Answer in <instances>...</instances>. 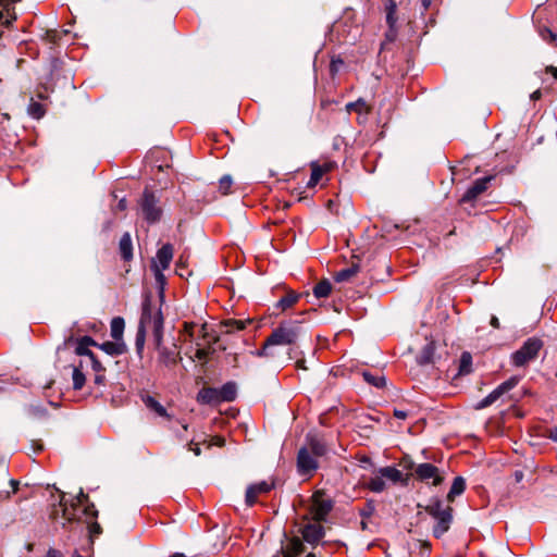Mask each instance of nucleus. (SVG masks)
<instances>
[{
  "label": "nucleus",
  "mask_w": 557,
  "mask_h": 557,
  "mask_svg": "<svg viewBox=\"0 0 557 557\" xmlns=\"http://www.w3.org/2000/svg\"><path fill=\"white\" fill-rule=\"evenodd\" d=\"M312 292L313 296L318 299L326 298L332 292V284L329 280L324 278L314 285Z\"/></svg>",
  "instance_id": "obj_29"
},
{
  "label": "nucleus",
  "mask_w": 557,
  "mask_h": 557,
  "mask_svg": "<svg viewBox=\"0 0 557 557\" xmlns=\"http://www.w3.org/2000/svg\"><path fill=\"white\" fill-rule=\"evenodd\" d=\"M414 474L421 481L426 482L432 479V485L434 486L442 484L444 481V478L441 475L438 468L428 462L418 465L414 468Z\"/></svg>",
  "instance_id": "obj_10"
},
{
  "label": "nucleus",
  "mask_w": 557,
  "mask_h": 557,
  "mask_svg": "<svg viewBox=\"0 0 557 557\" xmlns=\"http://www.w3.org/2000/svg\"><path fill=\"white\" fill-rule=\"evenodd\" d=\"M98 347L107 352L110 356H120L125 352L126 347L123 342L114 341V342H104L101 345H98Z\"/></svg>",
  "instance_id": "obj_20"
},
{
  "label": "nucleus",
  "mask_w": 557,
  "mask_h": 557,
  "mask_svg": "<svg viewBox=\"0 0 557 557\" xmlns=\"http://www.w3.org/2000/svg\"><path fill=\"white\" fill-rule=\"evenodd\" d=\"M319 522L314 520L313 523L309 522L302 528L301 534L306 542L313 544L323 537L324 529Z\"/></svg>",
  "instance_id": "obj_14"
},
{
  "label": "nucleus",
  "mask_w": 557,
  "mask_h": 557,
  "mask_svg": "<svg viewBox=\"0 0 557 557\" xmlns=\"http://www.w3.org/2000/svg\"><path fill=\"white\" fill-rule=\"evenodd\" d=\"M201 336L205 338L207 336L206 325L203 324L200 329Z\"/></svg>",
  "instance_id": "obj_59"
},
{
  "label": "nucleus",
  "mask_w": 557,
  "mask_h": 557,
  "mask_svg": "<svg viewBox=\"0 0 557 557\" xmlns=\"http://www.w3.org/2000/svg\"><path fill=\"white\" fill-rule=\"evenodd\" d=\"M159 351V360L160 362L164 363L165 366H174L178 361V354L175 352L173 349H169L162 344L160 345V348H157Z\"/></svg>",
  "instance_id": "obj_23"
},
{
  "label": "nucleus",
  "mask_w": 557,
  "mask_h": 557,
  "mask_svg": "<svg viewBox=\"0 0 557 557\" xmlns=\"http://www.w3.org/2000/svg\"><path fill=\"white\" fill-rule=\"evenodd\" d=\"M296 368L301 370H307L306 361L304 359H299L296 361Z\"/></svg>",
  "instance_id": "obj_54"
},
{
  "label": "nucleus",
  "mask_w": 557,
  "mask_h": 557,
  "mask_svg": "<svg viewBox=\"0 0 557 557\" xmlns=\"http://www.w3.org/2000/svg\"><path fill=\"white\" fill-rule=\"evenodd\" d=\"M152 270L154 272V277H156L157 283L160 284L162 287L165 283V276L163 274L164 270H161V268H159V265H152Z\"/></svg>",
  "instance_id": "obj_44"
},
{
  "label": "nucleus",
  "mask_w": 557,
  "mask_h": 557,
  "mask_svg": "<svg viewBox=\"0 0 557 557\" xmlns=\"http://www.w3.org/2000/svg\"><path fill=\"white\" fill-rule=\"evenodd\" d=\"M144 403L147 408L154 411L158 416L171 419V416L168 413L166 409L152 396H146L144 398Z\"/></svg>",
  "instance_id": "obj_28"
},
{
  "label": "nucleus",
  "mask_w": 557,
  "mask_h": 557,
  "mask_svg": "<svg viewBox=\"0 0 557 557\" xmlns=\"http://www.w3.org/2000/svg\"><path fill=\"white\" fill-rule=\"evenodd\" d=\"M194 326H195V324H194V323L185 322V323H184V333H185L186 335H188L189 337H193V330H194Z\"/></svg>",
  "instance_id": "obj_47"
},
{
  "label": "nucleus",
  "mask_w": 557,
  "mask_h": 557,
  "mask_svg": "<svg viewBox=\"0 0 557 557\" xmlns=\"http://www.w3.org/2000/svg\"><path fill=\"white\" fill-rule=\"evenodd\" d=\"M273 487V480L261 481L259 483L249 485L246 491L247 505L252 506L257 502L259 495L269 493Z\"/></svg>",
  "instance_id": "obj_12"
},
{
  "label": "nucleus",
  "mask_w": 557,
  "mask_h": 557,
  "mask_svg": "<svg viewBox=\"0 0 557 557\" xmlns=\"http://www.w3.org/2000/svg\"><path fill=\"white\" fill-rule=\"evenodd\" d=\"M435 352V344L433 342L428 343L418 355L417 360L419 364H428L433 362V356Z\"/></svg>",
  "instance_id": "obj_30"
},
{
  "label": "nucleus",
  "mask_w": 557,
  "mask_h": 557,
  "mask_svg": "<svg viewBox=\"0 0 557 557\" xmlns=\"http://www.w3.org/2000/svg\"><path fill=\"white\" fill-rule=\"evenodd\" d=\"M364 486L374 493H381L385 490L386 483L381 474L370 478L364 482Z\"/></svg>",
  "instance_id": "obj_32"
},
{
  "label": "nucleus",
  "mask_w": 557,
  "mask_h": 557,
  "mask_svg": "<svg viewBox=\"0 0 557 557\" xmlns=\"http://www.w3.org/2000/svg\"><path fill=\"white\" fill-rule=\"evenodd\" d=\"M197 400L201 404H219L218 388L203 387L197 395Z\"/></svg>",
  "instance_id": "obj_19"
},
{
  "label": "nucleus",
  "mask_w": 557,
  "mask_h": 557,
  "mask_svg": "<svg viewBox=\"0 0 557 557\" xmlns=\"http://www.w3.org/2000/svg\"><path fill=\"white\" fill-rule=\"evenodd\" d=\"M491 325L495 329H498L499 327V321L497 319V317L493 315L492 319H491Z\"/></svg>",
  "instance_id": "obj_57"
},
{
  "label": "nucleus",
  "mask_w": 557,
  "mask_h": 557,
  "mask_svg": "<svg viewBox=\"0 0 557 557\" xmlns=\"http://www.w3.org/2000/svg\"><path fill=\"white\" fill-rule=\"evenodd\" d=\"M211 354V349L210 348H197L196 352H195V358L200 360V361H207L209 355Z\"/></svg>",
  "instance_id": "obj_43"
},
{
  "label": "nucleus",
  "mask_w": 557,
  "mask_h": 557,
  "mask_svg": "<svg viewBox=\"0 0 557 557\" xmlns=\"http://www.w3.org/2000/svg\"><path fill=\"white\" fill-rule=\"evenodd\" d=\"M379 473L383 476V479H388L393 482H398L403 478V473L394 467L381 468Z\"/></svg>",
  "instance_id": "obj_35"
},
{
  "label": "nucleus",
  "mask_w": 557,
  "mask_h": 557,
  "mask_svg": "<svg viewBox=\"0 0 557 557\" xmlns=\"http://www.w3.org/2000/svg\"><path fill=\"white\" fill-rule=\"evenodd\" d=\"M394 417L399 420H405L408 417V412L406 410L395 409Z\"/></svg>",
  "instance_id": "obj_46"
},
{
  "label": "nucleus",
  "mask_w": 557,
  "mask_h": 557,
  "mask_svg": "<svg viewBox=\"0 0 557 557\" xmlns=\"http://www.w3.org/2000/svg\"><path fill=\"white\" fill-rule=\"evenodd\" d=\"M91 346H98V344L90 336H83L76 342L75 352L88 359L89 355H94L89 349Z\"/></svg>",
  "instance_id": "obj_17"
},
{
  "label": "nucleus",
  "mask_w": 557,
  "mask_h": 557,
  "mask_svg": "<svg viewBox=\"0 0 557 557\" xmlns=\"http://www.w3.org/2000/svg\"><path fill=\"white\" fill-rule=\"evenodd\" d=\"M425 511L436 520V524L433 527V535L436 539L442 537L450 528L453 508L450 506H444L441 499L433 498L425 507Z\"/></svg>",
  "instance_id": "obj_4"
},
{
  "label": "nucleus",
  "mask_w": 557,
  "mask_h": 557,
  "mask_svg": "<svg viewBox=\"0 0 557 557\" xmlns=\"http://www.w3.org/2000/svg\"><path fill=\"white\" fill-rule=\"evenodd\" d=\"M116 209L121 210V211L125 210L126 209V200L125 199H121L119 201L117 206H116Z\"/></svg>",
  "instance_id": "obj_55"
},
{
  "label": "nucleus",
  "mask_w": 557,
  "mask_h": 557,
  "mask_svg": "<svg viewBox=\"0 0 557 557\" xmlns=\"http://www.w3.org/2000/svg\"><path fill=\"white\" fill-rule=\"evenodd\" d=\"M64 493H61L59 505L62 507V517L67 522L84 521L88 524L90 537H95L101 533V527L94 521L98 517V511L94 504H88V496L83 491L70 503L64 499Z\"/></svg>",
  "instance_id": "obj_1"
},
{
  "label": "nucleus",
  "mask_w": 557,
  "mask_h": 557,
  "mask_svg": "<svg viewBox=\"0 0 557 557\" xmlns=\"http://www.w3.org/2000/svg\"><path fill=\"white\" fill-rule=\"evenodd\" d=\"M302 449H309L311 454L317 456L318 458L326 456L329 453V447L325 441L314 434H308L306 437V445L301 447Z\"/></svg>",
  "instance_id": "obj_13"
},
{
  "label": "nucleus",
  "mask_w": 557,
  "mask_h": 557,
  "mask_svg": "<svg viewBox=\"0 0 557 557\" xmlns=\"http://www.w3.org/2000/svg\"><path fill=\"white\" fill-rule=\"evenodd\" d=\"M211 445L223 446L224 440L222 437L215 436L212 438L211 443L208 446L210 447Z\"/></svg>",
  "instance_id": "obj_51"
},
{
  "label": "nucleus",
  "mask_w": 557,
  "mask_h": 557,
  "mask_svg": "<svg viewBox=\"0 0 557 557\" xmlns=\"http://www.w3.org/2000/svg\"><path fill=\"white\" fill-rule=\"evenodd\" d=\"M397 35H398L397 26H388V29L385 33L384 40L381 44V51L388 49V46L396 40Z\"/></svg>",
  "instance_id": "obj_36"
},
{
  "label": "nucleus",
  "mask_w": 557,
  "mask_h": 557,
  "mask_svg": "<svg viewBox=\"0 0 557 557\" xmlns=\"http://www.w3.org/2000/svg\"><path fill=\"white\" fill-rule=\"evenodd\" d=\"M47 557H63V555L61 552L50 548L47 553Z\"/></svg>",
  "instance_id": "obj_52"
},
{
  "label": "nucleus",
  "mask_w": 557,
  "mask_h": 557,
  "mask_svg": "<svg viewBox=\"0 0 557 557\" xmlns=\"http://www.w3.org/2000/svg\"><path fill=\"white\" fill-rule=\"evenodd\" d=\"M541 36L544 40L548 41V42H556L557 41V35L552 32L550 29L548 28H544L542 32H541Z\"/></svg>",
  "instance_id": "obj_45"
},
{
  "label": "nucleus",
  "mask_w": 557,
  "mask_h": 557,
  "mask_svg": "<svg viewBox=\"0 0 557 557\" xmlns=\"http://www.w3.org/2000/svg\"><path fill=\"white\" fill-rule=\"evenodd\" d=\"M541 96H542L541 90H539V89H537V90H535L534 92H532V95H531V99H532V100H537V99H540V98H541Z\"/></svg>",
  "instance_id": "obj_58"
},
{
  "label": "nucleus",
  "mask_w": 557,
  "mask_h": 557,
  "mask_svg": "<svg viewBox=\"0 0 557 557\" xmlns=\"http://www.w3.org/2000/svg\"><path fill=\"white\" fill-rule=\"evenodd\" d=\"M545 72L550 74L557 81V67L553 65L546 66Z\"/></svg>",
  "instance_id": "obj_49"
},
{
  "label": "nucleus",
  "mask_w": 557,
  "mask_h": 557,
  "mask_svg": "<svg viewBox=\"0 0 557 557\" xmlns=\"http://www.w3.org/2000/svg\"><path fill=\"white\" fill-rule=\"evenodd\" d=\"M363 380L369 383L370 385H373L377 388H381L385 386V377L381 373L373 374L370 371H363L362 372Z\"/></svg>",
  "instance_id": "obj_33"
},
{
  "label": "nucleus",
  "mask_w": 557,
  "mask_h": 557,
  "mask_svg": "<svg viewBox=\"0 0 557 557\" xmlns=\"http://www.w3.org/2000/svg\"><path fill=\"white\" fill-rule=\"evenodd\" d=\"M125 322L121 317L113 318L110 325V334L114 341H122Z\"/></svg>",
  "instance_id": "obj_26"
},
{
  "label": "nucleus",
  "mask_w": 557,
  "mask_h": 557,
  "mask_svg": "<svg viewBox=\"0 0 557 557\" xmlns=\"http://www.w3.org/2000/svg\"><path fill=\"white\" fill-rule=\"evenodd\" d=\"M219 400L233 401L237 395V387L234 382L225 383L221 388H218Z\"/></svg>",
  "instance_id": "obj_21"
},
{
  "label": "nucleus",
  "mask_w": 557,
  "mask_h": 557,
  "mask_svg": "<svg viewBox=\"0 0 557 557\" xmlns=\"http://www.w3.org/2000/svg\"><path fill=\"white\" fill-rule=\"evenodd\" d=\"M222 327L224 329L225 333H233L235 331H240L245 329V322L240 320H226L222 323Z\"/></svg>",
  "instance_id": "obj_37"
},
{
  "label": "nucleus",
  "mask_w": 557,
  "mask_h": 557,
  "mask_svg": "<svg viewBox=\"0 0 557 557\" xmlns=\"http://www.w3.org/2000/svg\"><path fill=\"white\" fill-rule=\"evenodd\" d=\"M543 346L544 343L542 339L537 337L528 338L523 345L511 355V363L518 368L525 367L539 357Z\"/></svg>",
  "instance_id": "obj_5"
},
{
  "label": "nucleus",
  "mask_w": 557,
  "mask_h": 557,
  "mask_svg": "<svg viewBox=\"0 0 557 557\" xmlns=\"http://www.w3.org/2000/svg\"><path fill=\"white\" fill-rule=\"evenodd\" d=\"M301 327L296 321H284L272 331L262 347L256 352L258 357L275 358L280 345H294L300 336Z\"/></svg>",
  "instance_id": "obj_3"
},
{
  "label": "nucleus",
  "mask_w": 557,
  "mask_h": 557,
  "mask_svg": "<svg viewBox=\"0 0 557 557\" xmlns=\"http://www.w3.org/2000/svg\"><path fill=\"white\" fill-rule=\"evenodd\" d=\"M28 113L35 119H40L45 113V109L39 102L32 101L28 106Z\"/></svg>",
  "instance_id": "obj_40"
},
{
  "label": "nucleus",
  "mask_w": 557,
  "mask_h": 557,
  "mask_svg": "<svg viewBox=\"0 0 557 557\" xmlns=\"http://www.w3.org/2000/svg\"><path fill=\"white\" fill-rule=\"evenodd\" d=\"M1 119H2L3 121H9V120H10V115H9V113H2V114H1Z\"/></svg>",
  "instance_id": "obj_60"
},
{
  "label": "nucleus",
  "mask_w": 557,
  "mask_h": 557,
  "mask_svg": "<svg viewBox=\"0 0 557 557\" xmlns=\"http://www.w3.org/2000/svg\"><path fill=\"white\" fill-rule=\"evenodd\" d=\"M319 467L318 457L309 449L300 448L297 455V468L301 475L311 476Z\"/></svg>",
  "instance_id": "obj_9"
},
{
  "label": "nucleus",
  "mask_w": 557,
  "mask_h": 557,
  "mask_svg": "<svg viewBox=\"0 0 557 557\" xmlns=\"http://www.w3.org/2000/svg\"><path fill=\"white\" fill-rule=\"evenodd\" d=\"M332 509V502L321 491L313 493L311 497L310 512L315 521H322Z\"/></svg>",
  "instance_id": "obj_7"
},
{
  "label": "nucleus",
  "mask_w": 557,
  "mask_h": 557,
  "mask_svg": "<svg viewBox=\"0 0 557 557\" xmlns=\"http://www.w3.org/2000/svg\"><path fill=\"white\" fill-rule=\"evenodd\" d=\"M492 177H483L476 180L472 186H470L460 199V202H469L474 200L479 195L486 190L487 184Z\"/></svg>",
  "instance_id": "obj_15"
},
{
  "label": "nucleus",
  "mask_w": 557,
  "mask_h": 557,
  "mask_svg": "<svg viewBox=\"0 0 557 557\" xmlns=\"http://www.w3.org/2000/svg\"><path fill=\"white\" fill-rule=\"evenodd\" d=\"M384 10L386 14V24L387 26H397V4L395 0H385Z\"/></svg>",
  "instance_id": "obj_25"
},
{
  "label": "nucleus",
  "mask_w": 557,
  "mask_h": 557,
  "mask_svg": "<svg viewBox=\"0 0 557 557\" xmlns=\"http://www.w3.org/2000/svg\"><path fill=\"white\" fill-rule=\"evenodd\" d=\"M104 372H100V373H96L95 375V383L98 384V385H101L103 384L104 382Z\"/></svg>",
  "instance_id": "obj_50"
},
{
  "label": "nucleus",
  "mask_w": 557,
  "mask_h": 557,
  "mask_svg": "<svg viewBox=\"0 0 557 557\" xmlns=\"http://www.w3.org/2000/svg\"><path fill=\"white\" fill-rule=\"evenodd\" d=\"M359 272V265L352 264L346 269L338 271L335 275L336 282H346Z\"/></svg>",
  "instance_id": "obj_34"
},
{
  "label": "nucleus",
  "mask_w": 557,
  "mask_h": 557,
  "mask_svg": "<svg viewBox=\"0 0 557 557\" xmlns=\"http://www.w3.org/2000/svg\"><path fill=\"white\" fill-rule=\"evenodd\" d=\"M73 557H84V556H82V555H79L77 552H75V553L73 554Z\"/></svg>",
  "instance_id": "obj_64"
},
{
  "label": "nucleus",
  "mask_w": 557,
  "mask_h": 557,
  "mask_svg": "<svg viewBox=\"0 0 557 557\" xmlns=\"http://www.w3.org/2000/svg\"><path fill=\"white\" fill-rule=\"evenodd\" d=\"M519 379L517 376H511L507 381L503 382L498 385L493 392H491L486 397H484L475 409H484L491 405H493L496 400H498L504 394L511 391L517 386Z\"/></svg>",
  "instance_id": "obj_8"
},
{
  "label": "nucleus",
  "mask_w": 557,
  "mask_h": 557,
  "mask_svg": "<svg viewBox=\"0 0 557 557\" xmlns=\"http://www.w3.org/2000/svg\"><path fill=\"white\" fill-rule=\"evenodd\" d=\"M311 176L308 182V187H314L325 173L333 171L336 168V162L332 160H325L322 163L313 161L310 163Z\"/></svg>",
  "instance_id": "obj_11"
},
{
  "label": "nucleus",
  "mask_w": 557,
  "mask_h": 557,
  "mask_svg": "<svg viewBox=\"0 0 557 557\" xmlns=\"http://www.w3.org/2000/svg\"><path fill=\"white\" fill-rule=\"evenodd\" d=\"M10 485L12 487V493H15L18 488V481L12 479L10 480Z\"/></svg>",
  "instance_id": "obj_56"
},
{
  "label": "nucleus",
  "mask_w": 557,
  "mask_h": 557,
  "mask_svg": "<svg viewBox=\"0 0 557 557\" xmlns=\"http://www.w3.org/2000/svg\"><path fill=\"white\" fill-rule=\"evenodd\" d=\"M188 450H191L196 456H199L201 454L199 445L195 444L194 442H190L188 444Z\"/></svg>",
  "instance_id": "obj_48"
},
{
  "label": "nucleus",
  "mask_w": 557,
  "mask_h": 557,
  "mask_svg": "<svg viewBox=\"0 0 557 557\" xmlns=\"http://www.w3.org/2000/svg\"><path fill=\"white\" fill-rule=\"evenodd\" d=\"M423 546H424V547H426L428 549H430V548H431V544H430L429 542H424V543H423Z\"/></svg>",
  "instance_id": "obj_63"
},
{
  "label": "nucleus",
  "mask_w": 557,
  "mask_h": 557,
  "mask_svg": "<svg viewBox=\"0 0 557 557\" xmlns=\"http://www.w3.org/2000/svg\"><path fill=\"white\" fill-rule=\"evenodd\" d=\"M170 557H186V556L184 554H182V553H174Z\"/></svg>",
  "instance_id": "obj_61"
},
{
  "label": "nucleus",
  "mask_w": 557,
  "mask_h": 557,
  "mask_svg": "<svg viewBox=\"0 0 557 557\" xmlns=\"http://www.w3.org/2000/svg\"><path fill=\"white\" fill-rule=\"evenodd\" d=\"M86 362H89L91 364V368L95 371V373H100V372H104L106 371L104 367L96 358L95 354L94 355H89V358L87 359Z\"/></svg>",
  "instance_id": "obj_41"
},
{
  "label": "nucleus",
  "mask_w": 557,
  "mask_h": 557,
  "mask_svg": "<svg viewBox=\"0 0 557 557\" xmlns=\"http://www.w3.org/2000/svg\"><path fill=\"white\" fill-rule=\"evenodd\" d=\"M147 330L152 331L156 348H160L163 339V317L160 308L152 307L149 299H146L143 304L141 317L136 334L135 345L139 355L144 350Z\"/></svg>",
  "instance_id": "obj_2"
},
{
  "label": "nucleus",
  "mask_w": 557,
  "mask_h": 557,
  "mask_svg": "<svg viewBox=\"0 0 557 557\" xmlns=\"http://www.w3.org/2000/svg\"><path fill=\"white\" fill-rule=\"evenodd\" d=\"M173 259V246L171 244L163 245L157 252V261L152 265H159L161 270H166Z\"/></svg>",
  "instance_id": "obj_16"
},
{
  "label": "nucleus",
  "mask_w": 557,
  "mask_h": 557,
  "mask_svg": "<svg viewBox=\"0 0 557 557\" xmlns=\"http://www.w3.org/2000/svg\"><path fill=\"white\" fill-rule=\"evenodd\" d=\"M304 552V544L302 542L294 537L292 539L285 547L282 548L281 555L282 557H297Z\"/></svg>",
  "instance_id": "obj_18"
},
{
  "label": "nucleus",
  "mask_w": 557,
  "mask_h": 557,
  "mask_svg": "<svg viewBox=\"0 0 557 557\" xmlns=\"http://www.w3.org/2000/svg\"><path fill=\"white\" fill-rule=\"evenodd\" d=\"M466 488V481L462 476H456L447 494L448 502H454L455 497L461 495Z\"/></svg>",
  "instance_id": "obj_27"
},
{
  "label": "nucleus",
  "mask_w": 557,
  "mask_h": 557,
  "mask_svg": "<svg viewBox=\"0 0 557 557\" xmlns=\"http://www.w3.org/2000/svg\"><path fill=\"white\" fill-rule=\"evenodd\" d=\"M119 247L122 258L125 261H129L133 258V245L131 235L128 233L123 234L120 239Z\"/></svg>",
  "instance_id": "obj_24"
},
{
  "label": "nucleus",
  "mask_w": 557,
  "mask_h": 557,
  "mask_svg": "<svg viewBox=\"0 0 557 557\" xmlns=\"http://www.w3.org/2000/svg\"><path fill=\"white\" fill-rule=\"evenodd\" d=\"M83 363H84V361L81 360L79 364L74 366V368H73V374H72L73 388L76 391L82 389L85 384V381H86V376L83 372Z\"/></svg>",
  "instance_id": "obj_31"
},
{
  "label": "nucleus",
  "mask_w": 557,
  "mask_h": 557,
  "mask_svg": "<svg viewBox=\"0 0 557 557\" xmlns=\"http://www.w3.org/2000/svg\"><path fill=\"white\" fill-rule=\"evenodd\" d=\"M233 185V180L230 175H224L219 181V190L222 195H227L231 193V187Z\"/></svg>",
  "instance_id": "obj_39"
},
{
  "label": "nucleus",
  "mask_w": 557,
  "mask_h": 557,
  "mask_svg": "<svg viewBox=\"0 0 557 557\" xmlns=\"http://www.w3.org/2000/svg\"><path fill=\"white\" fill-rule=\"evenodd\" d=\"M300 297V294H297L294 290H288L287 294L276 302L275 308L281 311H285L297 304Z\"/></svg>",
  "instance_id": "obj_22"
},
{
  "label": "nucleus",
  "mask_w": 557,
  "mask_h": 557,
  "mask_svg": "<svg viewBox=\"0 0 557 557\" xmlns=\"http://www.w3.org/2000/svg\"><path fill=\"white\" fill-rule=\"evenodd\" d=\"M430 3H431V1H430V0H423V7H424L425 9H428V8H429Z\"/></svg>",
  "instance_id": "obj_62"
},
{
  "label": "nucleus",
  "mask_w": 557,
  "mask_h": 557,
  "mask_svg": "<svg viewBox=\"0 0 557 557\" xmlns=\"http://www.w3.org/2000/svg\"><path fill=\"white\" fill-rule=\"evenodd\" d=\"M159 200L154 196L152 191L149 189H145L141 200H140V209L144 218L149 223H154L160 220L162 210L159 207Z\"/></svg>",
  "instance_id": "obj_6"
},
{
  "label": "nucleus",
  "mask_w": 557,
  "mask_h": 557,
  "mask_svg": "<svg viewBox=\"0 0 557 557\" xmlns=\"http://www.w3.org/2000/svg\"><path fill=\"white\" fill-rule=\"evenodd\" d=\"M347 111H355L358 113H368L369 107L367 106L366 101L362 99L357 100L356 102H349L346 106Z\"/></svg>",
  "instance_id": "obj_38"
},
{
  "label": "nucleus",
  "mask_w": 557,
  "mask_h": 557,
  "mask_svg": "<svg viewBox=\"0 0 557 557\" xmlns=\"http://www.w3.org/2000/svg\"><path fill=\"white\" fill-rule=\"evenodd\" d=\"M549 438L557 443V425L550 430Z\"/></svg>",
  "instance_id": "obj_53"
},
{
  "label": "nucleus",
  "mask_w": 557,
  "mask_h": 557,
  "mask_svg": "<svg viewBox=\"0 0 557 557\" xmlns=\"http://www.w3.org/2000/svg\"><path fill=\"white\" fill-rule=\"evenodd\" d=\"M470 364H471V356L469 354H467V352L462 354V356H461L460 372L461 373H468Z\"/></svg>",
  "instance_id": "obj_42"
}]
</instances>
